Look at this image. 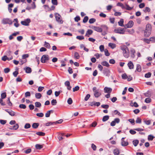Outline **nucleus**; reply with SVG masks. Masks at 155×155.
<instances>
[{
    "label": "nucleus",
    "mask_w": 155,
    "mask_h": 155,
    "mask_svg": "<svg viewBox=\"0 0 155 155\" xmlns=\"http://www.w3.org/2000/svg\"><path fill=\"white\" fill-rule=\"evenodd\" d=\"M120 48L123 51L124 57L128 58L129 56V51L128 48L125 45L122 46Z\"/></svg>",
    "instance_id": "f257e3e1"
},
{
    "label": "nucleus",
    "mask_w": 155,
    "mask_h": 155,
    "mask_svg": "<svg viewBox=\"0 0 155 155\" xmlns=\"http://www.w3.org/2000/svg\"><path fill=\"white\" fill-rule=\"evenodd\" d=\"M93 91L94 92V94L96 97H98L101 95V93L99 89H97L96 87L93 88Z\"/></svg>",
    "instance_id": "f03ea898"
},
{
    "label": "nucleus",
    "mask_w": 155,
    "mask_h": 155,
    "mask_svg": "<svg viewBox=\"0 0 155 155\" xmlns=\"http://www.w3.org/2000/svg\"><path fill=\"white\" fill-rule=\"evenodd\" d=\"M55 15L56 21L60 24H62L63 21L61 18V16L58 13H56Z\"/></svg>",
    "instance_id": "7ed1b4c3"
},
{
    "label": "nucleus",
    "mask_w": 155,
    "mask_h": 155,
    "mask_svg": "<svg viewBox=\"0 0 155 155\" xmlns=\"http://www.w3.org/2000/svg\"><path fill=\"white\" fill-rule=\"evenodd\" d=\"M49 60V58L48 55H44L41 58V62L42 63H45L46 61Z\"/></svg>",
    "instance_id": "20e7f679"
},
{
    "label": "nucleus",
    "mask_w": 155,
    "mask_h": 155,
    "mask_svg": "<svg viewBox=\"0 0 155 155\" xmlns=\"http://www.w3.org/2000/svg\"><path fill=\"white\" fill-rule=\"evenodd\" d=\"M125 31L124 28H120L114 29V31L116 33L120 34H124Z\"/></svg>",
    "instance_id": "39448f33"
},
{
    "label": "nucleus",
    "mask_w": 155,
    "mask_h": 155,
    "mask_svg": "<svg viewBox=\"0 0 155 155\" xmlns=\"http://www.w3.org/2000/svg\"><path fill=\"white\" fill-rule=\"evenodd\" d=\"M2 22L4 24H8L11 25L12 23V21L10 19L8 18H3L2 20Z\"/></svg>",
    "instance_id": "423d86ee"
},
{
    "label": "nucleus",
    "mask_w": 155,
    "mask_h": 155,
    "mask_svg": "<svg viewBox=\"0 0 155 155\" xmlns=\"http://www.w3.org/2000/svg\"><path fill=\"white\" fill-rule=\"evenodd\" d=\"M30 21V19L29 18H27L24 21H21V24L23 25L28 26L29 25V24Z\"/></svg>",
    "instance_id": "0eeeda50"
},
{
    "label": "nucleus",
    "mask_w": 155,
    "mask_h": 155,
    "mask_svg": "<svg viewBox=\"0 0 155 155\" xmlns=\"http://www.w3.org/2000/svg\"><path fill=\"white\" fill-rule=\"evenodd\" d=\"M134 24V23L132 21H130L125 26V28H131L132 27Z\"/></svg>",
    "instance_id": "6e6552de"
},
{
    "label": "nucleus",
    "mask_w": 155,
    "mask_h": 155,
    "mask_svg": "<svg viewBox=\"0 0 155 155\" xmlns=\"http://www.w3.org/2000/svg\"><path fill=\"white\" fill-rule=\"evenodd\" d=\"M120 121V119L118 118H116L114 120L112 121L110 123V125L112 126H114L116 123H118Z\"/></svg>",
    "instance_id": "1a4fd4ad"
},
{
    "label": "nucleus",
    "mask_w": 155,
    "mask_h": 155,
    "mask_svg": "<svg viewBox=\"0 0 155 155\" xmlns=\"http://www.w3.org/2000/svg\"><path fill=\"white\" fill-rule=\"evenodd\" d=\"M100 102H95L94 101L90 102L89 103V105L91 106H93L94 105L95 106H97L98 107L100 105Z\"/></svg>",
    "instance_id": "9d476101"
},
{
    "label": "nucleus",
    "mask_w": 155,
    "mask_h": 155,
    "mask_svg": "<svg viewBox=\"0 0 155 155\" xmlns=\"http://www.w3.org/2000/svg\"><path fill=\"white\" fill-rule=\"evenodd\" d=\"M92 28L95 31L98 32H101L102 31V28L99 27L92 26Z\"/></svg>",
    "instance_id": "9b49d317"
},
{
    "label": "nucleus",
    "mask_w": 155,
    "mask_h": 155,
    "mask_svg": "<svg viewBox=\"0 0 155 155\" xmlns=\"http://www.w3.org/2000/svg\"><path fill=\"white\" fill-rule=\"evenodd\" d=\"M101 27H102V30H104V31L102 33V34L103 35H105L107 34L106 32L107 31L108 27L105 25H102Z\"/></svg>",
    "instance_id": "f8f14e48"
},
{
    "label": "nucleus",
    "mask_w": 155,
    "mask_h": 155,
    "mask_svg": "<svg viewBox=\"0 0 155 155\" xmlns=\"http://www.w3.org/2000/svg\"><path fill=\"white\" fill-rule=\"evenodd\" d=\"M104 90L105 93L110 94L112 91V89L110 87H105Z\"/></svg>",
    "instance_id": "ddd939ff"
},
{
    "label": "nucleus",
    "mask_w": 155,
    "mask_h": 155,
    "mask_svg": "<svg viewBox=\"0 0 155 155\" xmlns=\"http://www.w3.org/2000/svg\"><path fill=\"white\" fill-rule=\"evenodd\" d=\"M124 138L123 137L121 139V144L123 146H126L128 145V143L127 141H124Z\"/></svg>",
    "instance_id": "4468645a"
},
{
    "label": "nucleus",
    "mask_w": 155,
    "mask_h": 155,
    "mask_svg": "<svg viewBox=\"0 0 155 155\" xmlns=\"http://www.w3.org/2000/svg\"><path fill=\"white\" fill-rule=\"evenodd\" d=\"M93 32V31L90 29H88L87 31L85 36L88 37H89L90 35H91Z\"/></svg>",
    "instance_id": "2eb2a0df"
},
{
    "label": "nucleus",
    "mask_w": 155,
    "mask_h": 155,
    "mask_svg": "<svg viewBox=\"0 0 155 155\" xmlns=\"http://www.w3.org/2000/svg\"><path fill=\"white\" fill-rule=\"evenodd\" d=\"M5 111L7 112L11 116H14L15 114V113L11 110H8V109H6Z\"/></svg>",
    "instance_id": "dca6fc26"
},
{
    "label": "nucleus",
    "mask_w": 155,
    "mask_h": 155,
    "mask_svg": "<svg viewBox=\"0 0 155 155\" xmlns=\"http://www.w3.org/2000/svg\"><path fill=\"white\" fill-rule=\"evenodd\" d=\"M127 65L130 69H133L134 68V65L132 63L131 61H130L127 64Z\"/></svg>",
    "instance_id": "f3484780"
},
{
    "label": "nucleus",
    "mask_w": 155,
    "mask_h": 155,
    "mask_svg": "<svg viewBox=\"0 0 155 155\" xmlns=\"http://www.w3.org/2000/svg\"><path fill=\"white\" fill-rule=\"evenodd\" d=\"M152 29V26L150 24H147L146 26V29L145 30L149 31H151Z\"/></svg>",
    "instance_id": "a211bd4d"
},
{
    "label": "nucleus",
    "mask_w": 155,
    "mask_h": 155,
    "mask_svg": "<svg viewBox=\"0 0 155 155\" xmlns=\"http://www.w3.org/2000/svg\"><path fill=\"white\" fill-rule=\"evenodd\" d=\"M151 31H149L145 30L144 32V35L145 37H147L149 36L151 34Z\"/></svg>",
    "instance_id": "6ab92c4d"
},
{
    "label": "nucleus",
    "mask_w": 155,
    "mask_h": 155,
    "mask_svg": "<svg viewBox=\"0 0 155 155\" xmlns=\"http://www.w3.org/2000/svg\"><path fill=\"white\" fill-rule=\"evenodd\" d=\"M25 70L26 73H30L31 72V68L29 67H27L24 69Z\"/></svg>",
    "instance_id": "aec40b11"
},
{
    "label": "nucleus",
    "mask_w": 155,
    "mask_h": 155,
    "mask_svg": "<svg viewBox=\"0 0 155 155\" xmlns=\"http://www.w3.org/2000/svg\"><path fill=\"white\" fill-rule=\"evenodd\" d=\"M135 52V50L133 48L131 49V50H130L131 56L133 58H134L135 57L134 53Z\"/></svg>",
    "instance_id": "412c9836"
},
{
    "label": "nucleus",
    "mask_w": 155,
    "mask_h": 155,
    "mask_svg": "<svg viewBox=\"0 0 155 155\" xmlns=\"http://www.w3.org/2000/svg\"><path fill=\"white\" fill-rule=\"evenodd\" d=\"M113 153L114 155H118L120 153V150L116 148L114 150Z\"/></svg>",
    "instance_id": "4be33fe9"
},
{
    "label": "nucleus",
    "mask_w": 155,
    "mask_h": 155,
    "mask_svg": "<svg viewBox=\"0 0 155 155\" xmlns=\"http://www.w3.org/2000/svg\"><path fill=\"white\" fill-rule=\"evenodd\" d=\"M104 73L105 74L106 76H108L109 75L110 71L107 69H105L104 71Z\"/></svg>",
    "instance_id": "5701e85b"
},
{
    "label": "nucleus",
    "mask_w": 155,
    "mask_h": 155,
    "mask_svg": "<svg viewBox=\"0 0 155 155\" xmlns=\"http://www.w3.org/2000/svg\"><path fill=\"white\" fill-rule=\"evenodd\" d=\"M124 20L123 19H120V21L118 22V24L119 26L122 27L124 26Z\"/></svg>",
    "instance_id": "b1692460"
},
{
    "label": "nucleus",
    "mask_w": 155,
    "mask_h": 155,
    "mask_svg": "<svg viewBox=\"0 0 155 155\" xmlns=\"http://www.w3.org/2000/svg\"><path fill=\"white\" fill-rule=\"evenodd\" d=\"M101 64L103 66L107 67H109L110 66L109 63L106 61H103L101 62Z\"/></svg>",
    "instance_id": "393cba45"
},
{
    "label": "nucleus",
    "mask_w": 155,
    "mask_h": 155,
    "mask_svg": "<svg viewBox=\"0 0 155 155\" xmlns=\"http://www.w3.org/2000/svg\"><path fill=\"white\" fill-rule=\"evenodd\" d=\"M35 147L36 149L38 150H40L41 149L43 148V146L42 145L37 144L35 145Z\"/></svg>",
    "instance_id": "a878e982"
},
{
    "label": "nucleus",
    "mask_w": 155,
    "mask_h": 155,
    "mask_svg": "<svg viewBox=\"0 0 155 155\" xmlns=\"http://www.w3.org/2000/svg\"><path fill=\"white\" fill-rule=\"evenodd\" d=\"M109 116L108 115L105 116L103 117L102 118V121L103 122H105L108 120Z\"/></svg>",
    "instance_id": "bb28decb"
},
{
    "label": "nucleus",
    "mask_w": 155,
    "mask_h": 155,
    "mask_svg": "<svg viewBox=\"0 0 155 155\" xmlns=\"http://www.w3.org/2000/svg\"><path fill=\"white\" fill-rule=\"evenodd\" d=\"M108 46L112 48L113 49L115 48L116 45L115 44L110 43H109Z\"/></svg>",
    "instance_id": "cd10ccee"
},
{
    "label": "nucleus",
    "mask_w": 155,
    "mask_h": 155,
    "mask_svg": "<svg viewBox=\"0 0 155 155\" xmlns=\"http://www.w3.org/2000/svg\"><path fill=\"white\" fill-rule=\"evenodd\" d=\"M39 125V124L38 123H34L32 125V127L34 129H36L38 127Z\"/></svg>",
    "instance_id": "c85d7f7f"
},
{
    "label": "nucleus",
    "mask_w": 155,
    "mask_h": 155,
    "mask_svg": "<svg viewBox=\"0 0 155 155\" xmlns=\"http://www.w3.org/2000/svg\"><path fill=\"white\" fill-rule=\"evenodd\" d=\"M117 6L121 7L123 9L125 8V6H124L122 3L120 2H118L117 4Z\"/></svg>",
    "instance_id": "c756f323"
},
{
    "label": "nucleus",
    "mask_w": 155,
    "mask_h": 155,
    "mask_svg": "<svg viewBox=\"0 0 155 155\" xmlns=\"http://www.w3.org/2000/svg\"><path fill=\"white\" fill-rule=\"evenodd\" d=\"M136 71L139 72L141 71V67L140 64H138L137 65Z\"/></svg>",
    "instance_id": "7c9ffc66"
},
{
    "label": "nucleus",
    "mask_w": 155,
    "mask_h": 155,
    "mask_svg": "<svg viewBox=\"0 0 155 155\" xmlns=\"http://www.w3.org/2000/svg\"><path fill=\"white\" fill-rule=\"evenodd\" d=\"M35 97L37 99H40L41 97V95L40 93H37L35 94Z\"/></svg>",
    "instance_id": "2f4dec72"
},
{
    "label": "nucleus",
    "mask_w": 155,
    "mask_h": 155,
    "mask_svg": "<svg viewBox=\"0 0 155 155\" xmlns=\"http://www.w3.org/2000/svg\"><path fill=\"white\" fill-rule=\"evenodd\" d=\"M35 106L37 107H40L41 106V103L38 102H36L35 103Z\"/></svg>",
    "instance_id": "473e14b6"
},
{
    "label": "nucleus",
    "mask_w": 155,
    "mask_h": 155,
    "mask_svg": "<svg viewBox=\"0 0 155 155\" xmlns=\"http://www.w3.org/2000/svg\"><path fill=\"white\" fill-rule=\"evenodd\" d=\"M133 143L135 147L137 146L139 143V141L138 140H134L133 141Z\"/></svg>",
    "instance_id": "72a5a7b5"
},
{
    "label": "nucleus",
    "mask_w": 155,
    "mask_h": 155,
    "mask_svg": "<svg viewBox=\"0 0 155 155\" xmlns=\"http://www.w3.org/2000/svg\"><path fill=\"white\" fill-rule=\"evenodd\" d=\"M74 57L77 59H78L80 57L79 54L77 52L74 53Z\"/></svg>",
    "instance_id": "f704fd0d"
},
{
    "label": "nucleus",
    "mask_w": 155,
    "mask_h": 155,
    "mask_svg": "<svg viewBox=\"0 0 155 155\" xmlns=\"http://www.w3.org/2000/svg\"><path fill=\"white\" fill-rule=\"evenodd\" d=\"M36 134L40 136H44L45 135V133L41 132H37Z\"/></svg>",
    "instance_id": "c9c22d12"
},
{
    "label": "nucleus",
    "mask_w": 155,
    "mask_h": 155,
    "mask_svg": "<svg viewBox=\"0 0 155 155\" xmlns=\"http://www.w3.org/2000/svg\"><path fill=\"white\" fill-rule=\"evenodd\" d=\"M96 21V19L94 18H91L89 19V22L90 24L93 23Z\"/></svg>",
    "instance_id": "e433bc0d"
},
{
    "label": "nucleus",
    "mask_w": 155,
    "mask_h": 155,
    "mask_svg": "<svg viewBox=\"0 0 155 155\" xmlns=\"http://www.w3.org/2000/svg\"><path fill=\"white\" fill-rule=\"evenodd\" d=\"M44 46L48 48H49L50 47V44L46 41L45 42Z\"/></svg>",
    "instance_id": "4c0bfd02"
},
{
    "label": "nucleus",
    "mask_w": 155,
    "mask_h": 155,
    "mask_svg": "<svg viewBox=\"0 0 155 155\" xmlns=\"http://www.w3.org/2000/svg\"><path fill=\"white\" fill-rule=\"evenodd\" d=\"M132 8H133L130 7L128 5L126 4L125 8L124 9L128 10H131Z\"/></svg>",
    "instance_id": "58836bf2"
},
{
    "label": "nucleus",
    "mask_w": 155,
    "mask_h": 155,
    "mask_svg": "<svg viewBox=\"0 0 155 155\" xmlns=\"http://www.w3.org/2000/svg\"><path fill=\"white\" fill-rule=\"evenodd\" d=\"M51 111H52V110L48 111L45 114V117H49L50 116L51 112Z\"/></svg>",
    "instance_id": "ea45409f"
},
{
    "label": "nucleus",
    "mask_w": 155,
    "mask_h": 155,
    "mask_svg": "<svg viewBox=\"0 0 155 155\" xmlns=\"http://www.w3.org/2000/svg\"><path fill=\"white\" fill-rule=\"evenodd\" d=\"M64 134H61L59 135L58 138L60 141L63 139L62 136H64Z\"/></svg>",
    "instance_id": "a19ab883"
},
{
    "label": "nucleus",
    "mask_w": 155,
    "mask_h": 155,
    "mask_svg": "<svg viewBox=\"0 0 155 155\" xmlns=\"http://www.w3.org/2000/svg\"><path fill=\"white\" fill-rule=\"evenodd\" d=\"M151 99L149 97H148L145 99L144 101L147 103H149L151 102Z\"/></svg>",
    "instance_id": "79ce46f5"
},
{
    "label": "nucleus",
    "mask_w": 155,
    "mask_h": 155,
    "mask_svg": "<svg viewBox=\"0 0 155 155\" xmlns=\"http://www.w3.org/2000/svg\"><path fill=\"white\" fill-rule=\"evenodd\" d=\"M57 102L55 99H53L51 101V104L52 105H55L56 104Z\"/></svg>",
    "instance_id": "37998d69"
},
{
    "label": "nucleus",
    "mask_w": 155,
    "mask_h": 155,
    "mask_svg": "<svg viewBox=\"0 0 155 155\" xmlns=\"http://www.w3.org/2000/svg\"><path fill=\"white\" fill-rule=\"evenodd\" d=\"M144 95L146 97H150L151 96L150 93L149 91H148L147 92L144 93Z\"/></svg>",
    "instance_id": "c03bdc74"
},
{
    "label": "nucleus",
    "mask_w": 155,
    "mask_h": 155,
    "mask_svg": "<svg viewBox=\"0 0 155 155\" xmlns=\"http://www.w3.org/2000/svg\"><path fill=\"white\" fill-rule=\"evenodd\" d=\"M88 20V17L87 16H86L84 17L83 20V22L84 23H85L87 22Z\"/></svg>",
    "instance_id": "a18cd8bd"
},
{
    "label": "nucleus",
    "mask_w": 155,
    "mask_h": 155,
    "mask_svg": "<svg viewBox=\"0 0 155 155\" xmlns=\"http://www.w3.org/2000/svg\"><path fill=\"white\" fill-rule=\"evenodd\" d=\"M105 54L106 56H108L110 55V53L108 52V50L106 49L104 50Z\"/></svg>",
    "instance_id": "49530a36"
},
{
    "label": "nucleus",
    "mask_w": 155,
    "mask_h": 155,
    "mask_svg": "<svg viewBox=\"0 0 155 155\" xmlns=\"http://www.w3.org/2000/svg\"><path fill=\"white\" fill-rule=\"evenodd\" d=\"M151 74L150 72H148L145 75V77L146 78H149L151 76Z\"/></svg>",
    "instance_id": "de8ad7c7"
},
{
    "label": "nucleus",
    "mask_w": 155,
    "mask_h": 155,
    "mask_svg": "<svg viewBox=\"0 0 155 155\" xmlns=\"http://www.w3.org/2000/svg\"><path fill=\"white\" fill-rule=\"evenodd\" d=\"M76 38L79 40H81L84 39V37L83 36H77Z\"/></svg>",
    "instance_id": "09e8293b"
},
{
    "label": "nucleus",
    "mask_w": 155,
    "mask_h": 155,
    "mask_svg": "<svg viewBox=\"0 0 155 155\" xmlns=\"http://www.w3.org/2000/svg\"><path fill=\"white\" fill-rule=\"evenodd\" d=\"M31 127L30 124L29 123L26 124L25 125L24 128L25 129H28L30 128Z\"/></svg>",
    "instance_id": "8fccbe9b"
},
{
    "label": "nucleus",
    "mask_w": 155,
    "mask_h": 155,
    "mask_svg": "<svg viewBox=\"0 0 155 155\" xmlns=\"http://www.w3.org/2000/svg\"><path fill=\"white\" fill-rule=\"evenodd\" d=\"M154 138V137L152 135H149L148 136V139L149 140H152Z\"/></svg>",
    "instance_id": "3c124183"
},
{
    "label": "nucleus",
    "mask_w": 155,
    "mask_h": 155,
    "mask_svg": "<svg viewBox=\"0 0 155 155\" xmlns=\"http://www.w3.org/2000/svg\"><path fill=\"white\" fill-rule=\"evenodd\" d=\"M79 89V87L78 86H77L73 88V91L75 92L78 91Z\"/></svg>",
    "instance_id": "603ef678"
},
{
    "label": "nucleus",
    "mask_w": 155,
    "mask_h": 155,
    "mask_svg": "<svg viewBox=\"0 0 155 155\" xmlns=\"http://www.w3.org/2000/svg\"><path fill=\"white\" fill-rule=\"evenodd\" d=\"M1 98L2 99H4L6 97V93H3L1 94Z\"/></svg>",
    "instance_id": "864d4df0"
},
{
    "label": "nucleus",
    "mask_w": 155,
    "mask_h": 155,
    "mask_svg": "<svg viewBox=\"0 0 155 155\" xmlns=\"http://www.w3.org/2000/svg\"><path fill=\"white\" fill-rule=\"evenodd\" d=\"M99 49L101 52H103L104 50V46L103 45H100Z\"/></svg>",
    "instance_id": "5fc2aeb1"
},
{
    "label": "nucleus",
    "mask_w": 155,
    "mask_h": 155,
    "mask_svg": "<svg viewBox=\"0 0 155 155\" xmlns=\"http://www.w3.org/2000/svg\"><path fill=\"white\" fill-rule=\"evenodd\" d=\"M31 96L30 93L29 91H27L25 93V96L26 97H30Z\"/></svg>",
    "instance_id": "6e6d98bb"
},
{
    "label": "nucleus",
    "mask_w": 155,
    "mask_h": 155,
    "mask_svg": "<svg viewBox=\"0 0 155 155\" xmlns=\"http://www.w3.org/2000/svg\"><path fill=\"white\" fill-rule=\"evenodd\" d=\"M29 57V55L28 54H24L22 56V58L24 59H26L25 58Z\"/></svg>",
    "instance_id": "4d7b16f0"
},
{
    "label": "nucleus",
    "mask_w": 155,
    "mask_h": 155,
    "mask_svg": "<svg viewBox=\"0 0 155 155\" xmlns=\"http://www.w3.org/2000/svg\"><path fill=\"white\" fill-rule=\"evenodd\" d=\"M19 127V126L18 124H16L15 125H14L12 127V129L13 130H17Z\"/></svg>",
    "instance_id": "13d9d810"
},
{
    "label": "nucleus",
    "mask_w": 155,
    "mask_h": 155,
    "mask_svg": "<svg viewBox=\"0 0 155 155\" xmlns=\"http://www.w3.org/2000/svg\"><path fill=\"white\" fill-rule=\"evenodd\" d=\"M51 2L52 4L54 5H58V2L57 0H51Z\"/></svg>",
    "instance_id": "bf43d9fd"
},
{
    "label": "nucleus",
    "mask_w": 155,
    "mask_h": 155,
    "mask_svg": "<svg viewBox=\"0 0 155 155\" xmlns=\"http://www.w3.org/2000/svg\"><path fill=\"white\" fill-rule=\"evenodd\" d=\"M67 102L69 104H71L72 103V100L71 98H69L67 101Z\"/></svg>",
    "instance_id": "052dcab7"
},
{
    "label": "nucleus",
    "mask_w": 155,
    "mask_h": 155,
    "mask_svg": "<svg viewBox=\"0 0 155 155\" xmlns=\"http://www.w3.org/2000/svg\"><path fill=\"white\" fill-rule=\"evenodd\" d=\"M80 20V18L79 16H77L74 18V20L75 21L78 22Z\"/></svg>",
    "instance_id": "680f3d73"
},
{
    "label": "nucleus",
    "mask_w": 155,
    "mask_h": 155,
    "mask_svg": "<svg viewBox=\"0 0 155 155\" xmlns=\"http://www.w3.org/2000/svg\"><path fill=\"white\" fill-rule=\"evenodd\" d=\"M19 107L21 108L24 109H25L26 108V105L24 104H20L19 106Z\"/></svg>",
    "instance_id": "e2e57ef3"
},
{
    "label": "nucleus",
    "mask_w": 155,
    "mask_h": 155,
    "mask_svg": "<svg viewBox=\"0 0 155 155\" xmlns=\"http://www.w3.org/2000/svg\"><path fill=\"white\" fill-rule=\"evenodd\" d=\"M90 97V95L89 94H87L84 98V100L85 101H87Z\"/></svg>",
    "instance_id": "0e129e2a"
},
{
    "label": "nucleus",
    "mask_w": 155,
    "mask_h": 155,
    "mask_svg": "<svg viewBox=\"0 0 155 155\" xmlns=\"http://www.w3.org/2000/svg\"><path fill=\"white\" fill-rule=\"evenodd\" d=\"M109 20L111 23L114 24L115 21V18H110Z\"/></svg>",
    "instance_id": "69168bd1"
},
{
    "label": "nucleus",
    "mask_w": 155,
    "mask_h": 155,
    "mask_svg": "<svg viewBox=\"0 0 155 155\" xmlns=\"http://www.w3.org/2000/svg\"><path fill=\"white\" fill-rule=\"evenodd\" d=\"M114 114L115 115L117 114L119 116H120L121 115V114L117 110H115L114 111Z\"/></svg>",
    "instance_id": "338daca9"
},
{
    "label": "nucleus",
    "mask_w": 155,
    "mask_h": 155,
    "mask_svg": "<svg viewBox=\"0 0 155 155\" xmlns=\"http://www.w3.org/2000/svg\"><path fill=\"white\" fill-rule=\"evenodd\" d=\"M122 77L123 79H126L127 78V76L126 74H124L122 75Z\"/></svg>",
    "instance_id": "774afa93"
}]
</instances>
